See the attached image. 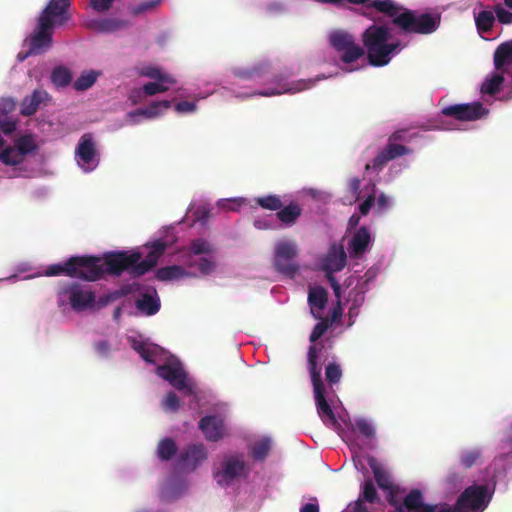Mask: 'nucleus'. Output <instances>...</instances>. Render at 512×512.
<instances>
[{
    "mask_svg": "<svg viewBox=\"0 0 512 512\" xmlns=\"http://www.w3.org/2000/svg\"><path fill=\"white\" fill-rule=\"evenodd\" d=\"M369 7L392 18V24L404 33L431 34L439 28L441 22V17L438 14H419L398 5L393 0H371Z\"/></svg>",
    "mask_w": 512,
    "mask_h": 512,
    "instance_id": "nucleus-1",
    "label": "nucleus"
},
{
    "mask_svg": "<svg viewBox=\"0 0 512 512\" xmlns=\"http://www.w3.org/2000/svg\"><path fill=\"white\" fill-rule=\"evenodd\" d=\"M389 38V28L383 25H370L363 32L362 42L371 65L380 67L388 64L393 53L400 49V43H388Z\"/></svg>",
    "mask_w": 512,
    "mask_h": 512,
    "instance_id": "nucleus-2",
    "label": "nucleus"
},
{
    "mask_svg": "<svg viewBox=\"0 0 512 512\" xmlns=\"http://www.w3.org/2000/svg\"><path fill=\"white\" fill-rule=\"evenodd\" d=\"M93 259L94 270L97 277L93 281L103 278L105 275L120 276L127 271L132 277H137L134 272L137 262L142 259V254L138 251L128 253L126 251L108 252L103 258L97 256H86Z\"/></svg>",
    "mask_w": 512,
    "mask_h": 512,
    "instance_id": "nucleus-3",
    "label": "nucleus"
},
{
    "mask_svg": "<svg viewBox=\"0 0 512 512\" xmlns=\"http://www.w3.org/2000/svg\"><path fill=\"white\" fill-rule=\"evenodd\" d=\"M491 499L492 492L487 485H471L460 494L454 509L445 505L439 509V512H464V510L482 512Z\"/></svg>",
    "mask_w": 512,
    "mask_h": 512,
    "instance_id": "nucleus-4",
    "label": "nucleus"
},
{
    "mask_svg": "<svg viewBox=\"0 0 512 512\" xmlns=\"http://www.w3.org/2000/svg\"><path fill=\"white\" fill-rule=\"evenodd\" d=\"M94 268L95 266H93L92 258H86V256H73L64 263L48 266L46 269V275H66L93 282V279L97 277V273Z\"/></svg>",
    "mask_w": 512,
    "mask_h": 512,
    "instance_id": "nucleus-5",
    "label": "nucleus"
},
{
    "mask_svg": "<svg viewBox=\"0 0 512 512\" xmlns=\"http://www.w3.org/2000/svg\"><path fill=\"white\" fill-rule=\"evenodd\" d=\"M329 42L340 54V59L343 63H353L365 54L364 48L355 42L354 36L344 30L331 32Z\"/></svg>",
    "mask_w": 512,
    "mask_h": 512,
    "instance_id": "nucleus-6",
    "label": "nucleus"
},
{
    "mask_svg": "<svg viewBox=\"0 0 512 512\" xmlns=\"http://www.w3.org/2000/svg\"><path fill=\"white\" fill-rule=\"evenodd\" d=\"M298 254V248L293 241H279L274 250V267L275 269L289 277L293 278L299 270L295 258Z\"/></svg>",
    "mask_w": 512,
    "mask_h": 512,
    "instance_id": "nucleus-7",
    "label": "nucleus"
},
{
    "mask_svg": "<svg viewBox=\"0 0 512 512\" xmlns=\"http://www.w3.org/2000/svg\"><path fill=\"white\" fill-rule=\"evenodd\" d=\"M156 375L169 382L171 386L186 395L193 394L192 386L188 383L187 374L178 360H169L156 367Z\"/></svg>",
    "mask_w": 512,
    "mask_h": 512,
    "instance_id": "nucleus-8",
    "label": "nucleus"
},
{
    "mask_svg": "<svg viewBox=\"0 0 512 512\" xmlns=\"http://www.w3.org/2000/svg\"><path fill=\"white\" fill-rule=\"evenodd\" d=\"M246 463L238 456H229L221 464V470L214 474L217 483L222 486L230 485L234 480L245 476Z\"/></svg>",
    "mask_w": 512,
    "mask_h": 512,
    "instance_id": "nucleus-9",
    "label": "nucleus"
},
{
    "mask_svg": "<svg viewBox=\"0 0 512 512\" xmlns=\"http://www.w3.org/2000/svg\"><path fill=\"white\" fill-rule=\"evenodd\" d=\"M410 153H412V149L400 143L391 141V139L388 138L386 146L374 157L371 163L365 166V169L380 171L389 161Z\"/></svg>",
    "mask_w": 512,
    "mask_h": 512,
    "instance_id": "nucleus-10",
    "label": "nucleus"
},
{
    "mask_svg": "<svg viewBox=\"0 0 512 512\" xmlns=\"http://www.w3.org/2000/svg\"><path fill=\"white\" fill-rule=\"evenodd\" d=\"M488 111L480 102L454 104L442 109V114L460 121H474L482 118Z\"/></svg>",
    "mask_w": 512,
    "mask_h": 512,
    "instance_id": "nucleus-11",
    "label": "nucleus"
},
{
    "mask_svg": "<svg viewBox=\"0 0 512 512\" xmlns=\"http://www.w3.org/2000/svg\"><path fill=\"white\" fill-rule=\"evenodd\" d=\"M54 25V21H49L46 18L38 19L37 31L30 38V53L38 55L51 47V29Z\"/></svg>",
    "mask_w": 512,
    "mask_h": 512,
    "instance_id": "nucleus-12",
    "label": "nucleus"
},
{
    "mask_svg": "<svg viewBox=\"0 0 512 512\" xmlns=\"http://www.w3.org/2000/svg\"><path fill=\"white\" fill-rule=\"evenodd\" d=\"M166 241L158 239L146 245L150 250L145 259L139 260L134 267L136 276L145 275L147 272L152 270L158 263L160 257L164 254L167 249Z\"/></svg>",
    "mask_w": 512,
    "mask_h": 512,
    "instance_id": "nucleus-13",
    "label": "nucleus"
},
{
    "mask_svg": "<svg viewBox=\"0 0 512 512\" xmlns=\"http://www.w3.org/2000/svg\"><path fill=\"white\" fill-rule=\"evenodd\" d=\"M76 157L82 167L86 166V170H91L98 164L97 150L91 134L81 136L76 148Z\"/></svg>",
    "mask_w": 512,
    "mask_h": 512,
    "instance_id": "nucleus-14",
    "label": "nucleus"
},
{
    "mask_svg": "<svg viewBox=\"0 0 512 512\" xmlns=\"http://www.w3.org/2000/svg\"><path fill=\"white\" fill-rule=\"evenodd\" d=\"M68 295L69 303L73 310L83 311L92 307L95 303V294L93 291L82 288L79 284H72L65 289Z\"/></svg>",
    "mask_w": 512,
    "mask_h": 512,
    "instance_id": "nucleus-15",
    "label": "nucleus"
},
{
    "mask_svg": "<svg viewBox=\"0 0 512 512\" xmlns=\"http://www.w3.org/2000/svg\"><path fill=\"white\" fill-rule=\"evenodd\" d=\"M198 427L208 441L216 442L224 436V422L219 416L208 415L201 418Z\"/></svg>",
    "mask_w": 512,
    "mask_h": 512,
    "instance_id": "nucleus-16",
    "label": "nucleus"
},
{
    "mask_svg": "<svg viewBox=\"0 0 512 512\" xmlns=\"http://www.w3.org/2000/svg\"><path fill=\"white\" fill-rule=\"evenodd\" d=\"M320 78H316V79H301V80H298V81H295V82H292V83H281V82H278V87L277 88H271V89H267V90H263V91H259L257 93H255L256 95H260V96H273V95H280L282 93H297V92H301L303 90H306V89H310L311 87H313L316 83V81H318Z\"/></svg>",
    "mask_w": 512,
    "mask_h": 512,
    "instance_id": "nucleus-17",
    "label": "nucleus"
},
{
    "mask_svg": "<svg viewBox=\"0 0 512 512\" xmlns=\"http://www.w3.org/2000/svg\"><path fill=\"white\" fill-rule=\"evenodd\" d=\"M403 508L408 512H439L437 505L424 502L423 493L417 488L404 496Z\"/></svg>",
    "mask_w": 512,
    "mask_h": 512,
    "instance_id": "nucleus-18",
    "label": "nucleus"
},
{
    "mask_svg": "<svg viewBox=\"0 0 512 512\" xmlns=\"http://www.w3.org/2000/svg\"><path fill=\"white\" fill-rule=\"evenodd\" d=\"M379 500L377 489L372 479H366L361 485L360 494L350 512H368L365 503L374 504Z\"/></svg>",
    "mask_w": 512,
    "mask_h": 512,
    "instance_id": "nucleus-19",
    "label": "nucleus"
},
{
    "mask_svg": "<svg viewBox=\"0 0 512 512\" xmlns=\"http://www.w3.org/2000/svg\"><path fill=\"white\" fill-rule=\"evenodd\" d=\"M132 348L144 361L151 364H156L158 361L163 360L165 354L164 349L159 345L145 341L133 340Z\"/></svg>",
    "mask_w": 512,
    "mask_h": 512,
    "instance_id": "nucleus-20",
    "label": "nucleus"
},
{
    "mask_svg": "<svg viewBox=\"0 0 512 512\" xmlns=\"http://www.w3.org/2000/svg\"><path fill=\"white\" fill-rule=\"evenodd\" d=\"M207 458L206 448L203 444H192L186 447L180 454L179 462L194 470L203 460Z\"/></svg>",
    "mask_w": 512,
    "mask_h": 512,
    "instance_id": "nucleus-21",
    "label": "nucleus"
},
{
    "mask_svg": "<svg viewBox=\"0 0 512 512\" xmlns=\"http://www.w3.org/2000/svg\"><path fill=\"white\" fill-rule=\"evenodd\" d=\"M69 6L70 0H50L39 18L63 24L67 20L66 12Z\"/></svg>",
    "mask_w": 512,
    "mask_h": 512,
    "instance_id": "nucleus-22",
    "label": "nucleus"
},
{
    "mask_svg": "<svg viewBox=\"0 0 512 512\" xmlns=\"http://www.w3.org/2000/svg\"><path fill=\"white\" fill-rule=\"evenodd\" d=\"M87 27L98 33H113L130 27V22L116 18L93 19L87 23Z\"/></svg>",
    "mask_w": 512,
    "mask_h": 512,
    "instance_id": "nucleus-23",
    "label": "nucleus"
},
{
    "mask_svg": "<svg viewBox=\"0 0 512 512\" xmlns=\"http://www.w3.org/2000/svg\"><path fill=\"white\" fill-rule=\"evenodd\" d=\"M49 100V94L45 90L36 89L22 100L20 114L26 117L32 116L41 104H45Z\"/></svg>",
    "mask_w": 512,
    "mask_h": 512,
    "instance_id": "nucleus-24",
    "label": "nucleus"
},
{
    "mask_svg": "<svg viewBox=\"0 0 512 512\" xmlns=\"http://www.w3.org/2000/svg\"><path fill=\"white\" fill-rule=\"evenodd\" d=\"M314 398L318 414L327 426H335L338 422L331 406L325 397V387L314 390Z\"/></svg>",
    "mask_w": 512,
    "mask_h": 512,
    "instance_id": "nucleus-25",
    "label": "nucleus"
},
{
    "mask_svg": "<svg viewBox=\"0 0 512 512\" xmlns=\"http://www.w3.org/2000/svg\"><path fill=\"white\" fill-rule=\"evenodd\" d=\"M371 243V234L367 227L362 226L352 236L349 242V251L352 256L359 257L363 255Z\"/></svg>",
    "mask_w": 512,
    "mask_h": 512,
    "instance_id": "nucleus-26",
    "label": "nucleus"
},
{
    "mask_svg": "<svg viewBox=\"0 0 512 512\" xmlns=\"http://www.w3.org/2000/svg\"><path fill=\"white\" fill-rule=\"evenodd\" d=\"M327 301L328 292L324 287H309L308 303L311 307V313L315 318H320V313L325 308Z\"/></svg>",
    "mask_w": 512,
    "mask_h": 512,
    "instance_id": "nucleus-27",
    "label": "nucleus"
},
{
    "mask_svg": "<svg viewBox=\"0 0 512 512\" xmlns=\"http://www.w3.org/2000/svg\"><path fill=\"white\" fill-rule=\"evenodd\" d=\"M302 207L297 202H290L286 206H282L276 213L277 219L285 227H291L296 224L302 215Z\"/></svg>",
    "mask_w": 512,
    "mask_h": 512,
    "instance_id": "nucleus-28",
    "label": "nucleus"
},
{
    "mask_svg": "<svg viewBox=\"0 0 512 512\" xmlns=\"http://www.w3.org/2000/svg\"><path fill=\"white\" fill-rule=\"evenodd\" d=\"M136 308L147 316L155 315L161 307L160 299L157 296L156 291L154 290L153 294L144 293L141 298L137 299L135 302Z\"/></svg>",
    "mask_w": 512,
    "mask_h": 512,
    "instance_id": "nucleus-29",
    "label": "nucleus"
},
{
    "mask_svg": "<svg viewBox=\"0 0 512 512\" xmlns=\"http://www.w3.org/2000/svg\"><path fill=\"white\" fill-rule=\"evenodd\" d=\"M368 465L373 472L374 479L380 489L383 491L391 489L393 483L389 473L381 466L377 459L373 456L368 457Z\"/></svg>",
    "mask_w": 512,
    "mask_h": 512,
    "instance_id": "nucleus-30",
    "label": "nucleus"
},
{
    "mask_svg": "<svg viewBox=\"0 0 512 512\" xmlns=\"http://www.w3.org/2000/svg\"><path fill=\"white\" fill-rule=\"evenodd\" d=\"M308 365L313 389L325 387L321 378V368L318 366V350L314 345L310 346L308 350Z\"/></svg>",
    "mask_w": 512,
    "mask_h": 512,
    "instance_id": "nucleus-31",
    "label": "nucleus"
},
{
    "mask_svg": "<svg viewBox=\"0 0 512 512\" xmlns=\"http://www.w3.org/2000/svg\"><path fill=\"white\" fill-rule=\"evenodd\" d=\"M346 265V254L343 248L333 247L325 258L324 266L328 272L341 271Z\"/></svg>",
    "mask_w": 512,
    "mask_h": 512,
    "instance_id": "nucleus-32",
    "label": "nucleus"
},
{
    "mask_svg": "<svg viewBox=\"0 0 512 512\" xmlns=\"http://www.w3.org/2000/svg\"><path fill=\"white\" fill-rule=\"evenodd\" d=\"M512 64V41L500 44L494 52V66L501 70L505 65Z\"/></svg>",
    "mask_w": 512,
    "mask_h": 512,
    "instance_id": "nucleus-33",
    "label": "nucleus"
},
{
    "mask_svg": "<svg viewBox=\"0 0 512 512\" xmlns=\"http://www.w3.org/2000/svg\"><path fill=\"white\" fill-rule=\"evenodd\" d=\"M171 101L162 100L151 103L145 109H137L136 111L129 112V117L146 116L147 118H154L160 114L161 111L169 109Z\"/></svg>",
    "mask_w": 512,
    "mask_h": 512,
    "instance_id": "nucleus-34",
    "label": "nucleus"
},
{
    "mask_svg": "<svg viewBox=\"0 0 512 512\" xmlns=\"http://www.w3.org/2000/svg\"><path fill=\"white\" fill-rule=\"evenodd\" d=\"M187 275L188 272L180 265L165 266L156 271V279L159 281L180 279Z\"/></svg>",
    "mask_w": 512,
    "mask_h": 512,
    "instance_id": "nucleus-35",
    "label": "nucleus"
},
{
    "mask_svg": "<svg viewBox=\"0 0 512 512\" xmlns=\"http://www.w3.org/2000/svg\"><path fill=\"white\" fill-rule=\"evenodd\" d=\"M15 150L18 152V155H21L23 159L26 155L33 153L37 149V145L32 135L27 134L20 136L14 141Z\"/></svg>",
    "mask_w": 512,
    "mask_h": 512,
    "instance_id": "nucleus-36",
    "label": "nucleus"
},
{
    "mask_svg": "<svg viewBox=\"0 0 512 512\" xmlns=\"http://www.w3.org/2000/svg\"><path fill=\"white\" fill-rule=\"evenodd\" d=\"M495 23L494 11L483 10L475 15V24L479 32L488 33Z\"/></svg>",
    "mask_w": 512,
    "mask_h": 512,
    "instance_id": "nucleus-37",
    "label": "nucleus"
},
{
    "mask_svg": "<svg viewBox=\"0 0 512 512\" xmlns=\"http://www.w3.org/2000/svg\"><path fill=\"white\" fill-rule=\"evenodd\" d=\"M51 81L56 87H67L72 81V73L64 66L55 67L51 73Z\"/></svg>",
    "mask_w": 512,
    "mask_h": 512,
    "instance_id": "nucleus-38",
    "label": "nucleus"
},
{
    "mask_svg": "<svg viewBox=\"0 0 512 512\" xmlns=\"http://www.w3.org/2000/svg\"><path fill=\"white\" fill-rule=\"evenodd\" d=\"M99 72L89 70L83 72L73 83V87L76 91H85L91 88L99 76Z\"/></svg>",
    "mask_w": 512,
    "mask_h": 512,
    "instance_id": "nucleus-39",
    "label": "nucleus"
},
{
    "mask_svg": "<svg viewBox=\"0 0 512 512\" xmlns=\"http://www.w3.org/2000/svg\"><path fill=\"white\" fill-rule=\"evenodd\" d=\"M177 452V446L173 439L164 438L157 446L158 457L163 461L171 460Z\"/></svg>",
    "mask_w": 512,
    "mask_h": 512,
    "instance_id": "nucleus-40",
    "label": "nucleus"
},
{
    "mask_svg": "<svg viewBox=\"0 0 512 512\" xmlns=\"http://www.w3.org/2000/svg\"><path fill=\"white\" fill-rule=\"evenodd\" d=\"M214 252V246L208 242L207 240L203 238H197L191 241L189 247H188V254L187 256L190 257V255H205V254H211Z\"/></svg>",
    "mask_w": 512,
    "mask_h": 512,
    "instance_id": "nucleus-41",
    "label": "nucleus"
},
{
    "mask_svg": "<svg viewBox=\"0 0 512 512\" xmlns=\"http://www.w3.org/2000/svg\"><path fill=\"white\" fill-rule=\"evenodd\" d=\"M140 74L142 76H146L148 78L154 79L159 82H166L169 85H173L176 82L175 79L171 75L163 73L161 71V69L158 67H153V66L143 67L141 69Z\"/></svg>",
    "mask_w": 512,
    "mask_h": 512,
    "instance_id": "nucleus-42",
    "label": "nucleus"
},
{
    "mask_svg": "<svg viewBox=\"0 0 512 512\" xmlns=\"http://www.w3.org/2000/svg\"><path fill=\"white\" fill-rule=\"evenodd\" d=\"M271 449V440L262 438L251 446V456L253 459L263 461L269 454Z\"/></svg>",
    "mask_w": 512,
    "mask_h": 512,
    "instance_id": "nucleus-43",
    "label": "nucleus"
},
{
    "mask_svg": "<svg viewBox=\"0 0 512 512\" xmlns=\"http://www.w3.org/2000/svg\"><path fill=\"white\" fill-rule=\"evenodd\" d=\"M255 202L261 208L270 211L278 212V210L283 206L280 196L274 194L257 197Z\"/></svg>",
    "mask_w": 512,
    "mask_h": 512,
    "instance_id": "nucleus-44",
    "label": "nucleus"
},
{
    "mask_svg": "<svg viewBox=\"0 0 512 512\" xmlns=\"http://www.w3.org/2000/svg\"><path fill=\"white\" fill-rule=\"evenodd\" d=\"M387 492V501L395 508V512H403V493L404 490L398 486H391V489L385 490Z\"/></svg>",
    "mask_w": 512,
    "mask_h": 512,
    "instance_id": "nucleus-45",
    "label": "nucleus"
},
{
    "mask_svg": "<svg viewBox=\"0 0 512 512\" xmlns=\"http://www.w3.org/2000/svg\"><path fill=\"white\" fill-rule=\"evenodd\" d=\"M186 264L190 268L194 267V266H197L199 272L202 275H209V274H211L214 271L215 267H216L215 262L213 260L209 259V258H206V257H201L197 261L192 259L191 257H187Z\"/></svg>",
    "mask_w": 512,
    "mask_h": 512,
    "instance_id": "nucleus-46",
    "label": "nucleus"
},
{
    "mask_svg": "<svg viewBox=\"0 0 512 512\" xmlns=\"http://www.w3.org/2000/svg\"><path fill=\"white\" fill-rule=\"evenodd\" d=\"M0 161L8 166L21 164L24 159L12 146H8L0 152Z\"/></svg>",
    "mask_w": 512,
    "mask_h": 512,
    "instance_id": "nucleus-47",
    "label": "nucleus"
},
{
    "mask_svg": "<svg viewBox=\"0 0 512 512\" xmlns=\"http://www.w3.org/2000/svg\"><path fill=\"white\" fill-rule=\"evenodd\" d=\"M266 65L265 64H259L251 69H237L235 70L234 74L236 77L243 79V80H250L254 78L261 77L265 73Z\"/></svg>",
    "mask_w": 512,
    "mask_h": 512,
    "instance_id": "nucleus-48",
    "label": "nucleus"
},
{
    "mask_svg": "<svg viewBox=\"0 0 512 512\" xmlns=\"http://www.w3.org/2000/svg\"><path fill=\"white\" fill-rule=\"evenodd\" d=\"M503 81V75L496 73L490 79L485 81L482 86V90L489 95H494L500 91V87Z\"/></svg>",
    "mask_w": 512,
    "mask_h": 512,
    "instance_id": "nucleus-49",
    "label": "nucleus"
},
{
    "mask_svg": "<svg viewBox=\"0 0 512 512\" xmlns=\"http://www.w3.org/2000/svg\"><path fill=\"white\" fill-rule=\"evenodd\" d=\"M481 458V451L479 449L466 450L461 454L460 463L468 469L478 463Z\"/></svg>",
    "mask_w": 512,
    "mask_h": 512,
    "instance_id": "nucleus-50",
    "label": "nucleus"
},
{
    "mask_svg": "<svg viewBox=\"0 0 512 512\" xmlns=\"http://www.w3.org/2000/svg\"><path fill=\"white\" fill-rule=\"evenodd\" d=\"M161 0H146L141 2L140 4L133 6L130 8V13L133 16H138L144 14L148 11L153 10L160 4Z\"/></svg>",
    "mask_w": 512,
    "mask_h": 512,
    "instance_id": "nucleus-51",
    "label": "nucleus"
},
{
    "mask_svg": "<svg viewBox=\"0 0 512 512\" xmlns=\"http://www.w3.org/2000/svg\"><path fill=\"white\" fill-rule=\"evenodd\" d=\"M325 376L330 384L338 383L342 377L340 366L336 363H329L325 369Z\"/></svg>",
    "mask_w": 512,
    "mask_h": 512,
    "instance_id": "nucleus-52",
    "label": "nucleus"
},
{
    "mask_svg": "<svg viewBox=\"0 0 512 512\" xmlns=\"http://www.w3.org/2000/svg\"><path fill=\"white\" fill-rule=\"evenodd\" d=\"M166 82H148L143 85V91L148 96H153L158 93L166 92L169 87Z\"/></svg>",
    "mask_w": 512,
    "mask_h": 512,
    "instance_id": "nucleus-53",
    "label": "nucleus"
},
{
    "mask_svg": "<svg viewBox=\"0 0 512 512\" xmlns=\"http://www.w3.org/2000/svg\"><path fill=\"white\" fill-rule=\"evenodd\" d=\"M355 428L366 438H372L375 436V428L364 418H359L355 421Z\"/></svg>",
    "mask_w": 512,
    "mask_h": 512,
    "instance_id": "nucleus-54",
    "label": "nucleus"
},
{
    "mask_svg": "<svg viewBox=\"0 0 512 512\" xmlns=\"http://www.w3.org/2000/svg\"><path fill=\"white\" fill-rule=\"evenodd\" d=\"M493 11L499 23L501 24H512V12L506 10L502 4H496L493 7Z\"/></svg>",
    "mask_w": 512,
    "mask_h": 512,
    "instance_id": "nucleus-55",
    "label": "nucleus"
},
{
    "mask_svg": "<svg viewBox=\"0 0 512 512\" xmlns=\"http://www.w3.org/2000/svg\"><path fill=\"white\" fill-rule=\"evenodd\" d=\"M162 405L165 410L175 412L180 408V399L176 393L170 391L167 393Z\"/></svg>",
    "mask_w": 512,
    "mask_h": 512,
    "instance_id": "nucleus-56",
    "label": "nucleus"
},
{
    "mask_svg": "<svg viewBox=\"0 0 512 512\" xmlns=\"http://www.w3.org/2000/svg\"><path fill=\"white\" fill-rule=\"evenodd\" d=\"M328 327H329V324H328L327 320H322L319 323H317L314 326V328L310 334L309 340L311 342H316L319 338H321L325 334Z\"/></svg>",
    "mask_w": 512,
    "mask_h": 512,
    "instance_id": "nucleus-57",
    "label": "nucleus"
},
{
    "mask_svg": "<svg viewBox=\"0 0 512 512\" xmlns=\"http://www.w3.org/2000/svg\"><path fill=\"white\" fill-rule=\"evenodd\" d=\"M243 202L242 199H221L217 202V206L227 211H237Z\"/></svg>",
    "mask_w": 512,
    "mask_h": 512,
    "instance_id": "nucleus-58",
    "label": "nucleus"
},
{
    "mask_svg": "<svg viewBox=\"0 0 512 512\" xmlns=\"http://www.w3.org/2000/svg\"><path fill=\"white\" fill-rule=\"evenodd\" d=\"M416 134H409L407 129H398L394 131L388 138L396 143L398 142H410L415 138Z\"/></svg>",
    "mask_w": 512,
    "mask_h": 512,
    "instance_id": "nucleus-59",
    "label": "nucleus"
},
{
    "mask_svg": "<svg viewBox=\"0 0 512 512\" xmlns=\"http://www.w3.org/2000/svg\"><path fill=\"white\" fill-rule=\"evenodd\" d=\"M113 2L114 0H91L90 5L97 12H105L111 8Z\"/></svg>",
    "mask_w": 512,
    "mask_h": 512,
    "instance_id": "nucleus-60",
    "label": "nucleus"
},
{
    "mask_svg": "<svg viewBox=\"0 0 512 512\" xmlns=\"http://www.w3.org/2000/svg\"><path fill=\"white\" fill-rule=\"evenodd\" d=\"M175 110L179 113H189L196 110V104L189 101H180L175 105Z\"/></svg>",
    "mask_w": 512,
    "mask_h": 512,
    "instance_id": "nucleus-61",
    "label": "nucleus"
},
{
    "mask_svg": "<svg viewBox=\"0 0 512 512\" xmlns=\"http://www.w3.org/2000/svg\"><path fill=\"white\" fill-rule=\"evenodd\" d=\"M0 130L6 135H10L16 130V122L11 120H0Z\"/></svg>",
    "mask_w": 512,
    "mask_h": 512,
    "instance_id": "nucleus-62",
    "label": "nucleus"
},
{
    "mask_svg": "<svg viewBox=\"0 0 512 512\" xmlns=\"http://www.w3.org/2000/svg\"><path fill=\"white\" fill-rule=\"evenodd\" d=\"M375 202V196L369 195L364 202L359 205V210L362 215H367Z\"/></svg>",
    "mask_w": 512,
    "mask_h": 512,
    "instance_id": "nucleus-63",
    "label": "nucleus"
},
{
    "mask_svg": "<svg viewBox=\"0 0 512 512\" xmlns=\"http://www.w3.org/2000/svg\"><path fill=\"white\" fill-rule=\"evenodd\" d=\"M253 225L258 230H272L275 228L273 222L267 219H256L254 220Z\"/></svg>",
    "mask_w": 512,
    "mask_h": 512,
    "instance_id": "nucleus-64",
    "label": "nucleus"
}]
</instances>
